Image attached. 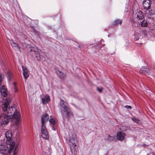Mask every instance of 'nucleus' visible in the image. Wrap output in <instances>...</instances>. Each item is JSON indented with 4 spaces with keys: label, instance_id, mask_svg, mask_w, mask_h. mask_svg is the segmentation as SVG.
<instances>
[{
    "label": "nucleus",
    "instance_id": "obj_1",
    "mask_svg": "<svg viewBox=\"0 0 155 155\" xmlns=\"http://www.w3.org/2000/svg\"><path fill=\"white\" fill-rule=\"evenodd\" d=\"M10 101V98L7 97L6 98L5 101L2 105V111L5 112L4 114H7V115H8L10 118H11L12 116V113L13 112H14L12 118L15 124L17 126L19 124V122L20 120V116L19 114V112L16 110L14 109V107L12 106L11 107H9L8 108V106L9 104Z\"/></svg>",
    "mask_w": 155,
    "mask_h": 155
},
{
    "label": "nucleus",
    "instance_id": "obj_2",
    "mask_svg": "<svg viewBox=\"0 0 155 155\" xmlns=\"http://www.w3.org/2000/svg\"><path fill=\"white\" fill-rule=\"evenodd\" d=\"M15 145V142H12V145H9V149L8 150V147L1 144L0 146V153L3 155H7L10 154L13 150V155H15L18 152L17 147L14 148Z\"/></svg>",
    "mask_w": 155,
    "mask_h": 155
},
{
    "label": "nucleus",
    "instance_id": "obj_3",
    "mask_svg": "<svg viewBox=\"0 0 155 155\" xmlns=\"http://www.w3.org/2000/svg\"><path fill=\"white\" fill-rule=\"evenodd\" d=\"M61 106V113L63 118H69L73 116V114L70 109L65 104L64 101L61 100L60 102Z\"/></svg>",
    "mask_w": 155,
    "mask_h": 155
},
{
    "label": "nucleus",
    "instance_id": "obj_4",
    "mask_svg": "<svg viewBox=\"0 0 155 155\" xmlns=\"http://www.w3.org/2000/svg\"><path fill=\"white\" fill-rule=\"evenodd\" d=\"M10 118L3 113L0 116V126H3L7 124L9 121Z\"/></svg>",
    "mask_w": 155,
    "mask_h": 155
},
{
    "label": "nucleus",
    "instance_id": "obj_5",
    "mask_svg": "<svg viewBox=\"0 0 155 155\" xmlns=\"http://www.w3.org/2000/svg\"><path fill=\"white\" fill-rule=\"evenodd\" d=\"M41 131L42 138L46 140L48 139L49 138V135L45 126H41Z\"/></svg>",
    "mask_w": 155,
    "mask_h": 155
},
{
    "label": "nucleus",
    "instance_id": "obj_6",
    "mask_svg": "<svg viewBox=\"0 0 155 155\" xmlns=\"http://www.w3.org/2000/svg\"><path fill=\"white\" fill-rule=\"evenodd\" d=\"M133 13L135 18L137 20H141L144 18L142 12L140 11L137 10L135 12V14L134 12Z\"/></svg>",
    "mask_w": 155,
    "mask_h": 155
},
{
    "label": "nucleus",
    "instance_id": "obj_7",
    "mask_svg": "<svg viewBox=\"0 0 155 155\" xmlns=\"http://www.w3.org/2000/svg\"><path fill=\"white\" fill-rule=\"evenodd\" d=\"M12 134L10 131H8L5 133V136L6 137V143L8 145H12V142H14V141H12L11 140V137Z\"/></svg>",
    "mask_w": 155,
    "mask_h": 155
},
{
    "label": "nucleus",
    "instance_id": "obj_8",
    "mask_svg": "<svg viewBox=\"0 0 155 155\" xmlns=\"http://www.w3.org/2000/svg\"><path fill=\"white\" fill-rule=\"evenodd\" d=\"M69 141L70 146L71 145L77 146L76 143L77 142V135L75 134H73L72 137L70 138Z\"/></svg>",
    "mask_w": 155,
    "mask_h": 155
},
{
    "label": "nucleus",
    "instance_id": "obj_9",
    "mask_svg": "<svg viewBox=\"0 0 155 155\" xmlns=\"http://www.w3.org/2000/svg\"><path fill=\"white\" fill-rule=\"evenodd\" d=\"M49 119V117L48 114H43L41 118V126H45L46 122L48 121Z\"/></svg>",
    "mask_w": 155,
    "mask_h": 155
},
{
    "label": "nucleus",
    "instance_id": "obj_10",
    "mask_svg": "<svg viewBox=\"0 0 155 155\" xmlns=\"http://www.w3.org/2000/svg\"><path fill=\"white\" fill-rule=\"evenodd\" d=\"M150 0H145L143 3V6L145 11H147L150 8Z\"/></svg>",
    "mask_w": 155,
    "mask_h": 155
},
{
    "label": "nucleus",
    "instance_id": "obj_11",
    "mask_svg": "<svg viewBox=\"0 0 155 155\" xmlns=\"http://www.w3.org/2000/svg\"><path fill=\"white\" fill-rule=\"evenodd\" d=\"M126 134L123 132H120L117 133V137L119 140H123Z\"/></svg>",
    "mask_w": 155,
    "mask_h": 155
},
{
    "label": "nucleus",
    "instance_id": "obj_12",
    "mask_svg": "<svg viewBox=\"0 0 155 155\" xmlns=\"http://www.w3.org/2000/svg\"><path fill=\"white\" fill-rule=\"evenodd\" d=\"M1 95L4 97H6L8 95L7 91L4 85H2L0 89Z\"/></svg>",
    "mask_w": 155,
    "mask_h": 155
},
{
    "label": "nucleus",
    "instance_id": "obj_13",
    "mask_svg": "<svg viewBox=\"0 0 155 155\" xmlns=\"http://www.w3.org/2000/svg\"><path fill=\"white\" fill-rule=\"evenodd\" d=\"M22 68L23 71V74L25 79H26L29 76L28 69L25 67L22 66Z\"/></svg>",
    "mask_w": 155,
    "mask_h": 155
},
{
    "label": "nucleus",
    "instance_id": "obj_14",
    "mask_svg": "<svg viewBox=\"0 0 155 155\" xmlns=\"http://www.w3.org/2000/svg\"><path fill=\"white\" fill-rule=\"evenodd\" d=\"M140 73L143 74H149V69L146 67H143L140 70Z\"/></svg>",
    "mask_w": 155,
    "mask_h": 155
},
{
    "label": "nucleus",
    "instance_id": "obj_15",
    "mask_svg": "<svg viewBox=\"0 0 155 155\" xmlns=\"http://www.w3.org/2000/svg\"><path fill=\"white\" fill-rule=\"evenodd\" d=\"M70 147L72 153L74 155L76 154L78 150L77 146L71 145Z\"/></svg>",
    "mask_w": 155,
    "mask_h": 155
},
{
    "label": "nucleus",
    "instance_id": "obj_16",
    "mask_svg": "<svg viewBox=\"0 0 155 155\" xmlns=\"http://www.w3.org/2000/svg\"><path fill=\"white\" fill-rule=\"evenodd\" d=\"M10 43L11 45L12 46V47L14 49L16 50L19 49L20 50V48L18 45L15 42L12 41H10Z\"/></svg>",
    "mask_w": 155,
    "mask_h": 155
},
{
    "label": "nucleus",
    "instance_id": "obj_17",
    "mask_svg": "<svg viewBox=\"0 0 155 155\" xmlns=\"http://www.w3.org/2000/svg\"><path fill=\"white\" fill-rule=\"evenodd\" d=\"M42 101L44 104H46L50 101V98L49 96H46L43 97L42 98Z\"/></svg>",
    "mask_w": 155,
    "mask_h": 155
},
{
    "label": "nucleus",
    "instance_id": "obj_18",
    "mask_svg": "<svg viewBox=\"0 0 155 155\" xmlns=\"http://www.w3.org/2000/svg\"><path fill=\"white\" fill-rule=\"evenodd\" d=\"M147 11L148 12H147V13L150 15H155V9L154 8H150Z\"/></svg>",
    "mask_w": 155,
    "mask_h": 155
},
{
    "label": "nucleus",
    "instance_id": "obj_19",
    "mask_svg": "<svg viewBox=\"0 0 155 155\" xmlns=\"http://www.w3.org/2000/svg\"><path fill=\"white\" fill-rule=\"evenodd\" d=\"M105 139L109 141H112L114 139V137L107 134L105 136Z\"/></svg>",
    "mask_w": 155,
    "mask_h": 155
},
{
    "label": "nucleus",
    "instance_id": "obj_20",
    "mask_svg": "<svg viewBox=\"0 0 155 155\" xmlns=\"http://www.w3.org/2000/svg\"><path fill=\"white\" fill-rule=\"evenodd\" d=\"M58 75L61 79H64L66 77L65 74L60 71H59V73L58 74Z\"/></svg>",
    "mask_w": 155,
    "mask_h": 155
},
{
    "label": "nucleus",
    "instance_id": "obj_21",
    "mask_svg": "<svg viewBox=\"0 0 155 155\" xmlns=\"http://www.w3.org/2000/svg\"><path fill=\"white\" fill-rule=\"evenodd\" d=\"M122 22V21L121 20L117 19L114 21V25H118V24L121 25Z\"/></svg>",
    "mask_w": 155,
    "mask_h": 155
},
{
    "label": "nucleus",
    "instance_id": "obj_22",
    "mask_svg": "<svg viewBox=\"0 0 155 155\" xmlns=\"http://www.w3.org/2000/svg\"><path fill=\"white\" fill-rule=\"evenodd\" d=\"M141 25L142 26L146 27L147 26V22L146 21L143 20L141 22Z\"/></svg>",
    "mask_w": 155,
    "mask_h": 155
},
{
    "label": "nucleus",
    "instance_id": "obj_23",
    "mask_svg": "<svg viewBox=\"0 0 155 155\" xmlns=\"http://www.w3.org/2000/svg\"><path fill=\"white\" fill-rule=\"evenodd\" d=\"M12 76V73L11 72L9 71H8L7 72V77L8 79H10V78Z\"/></svg>",
    "mask_w": 155,
    "mask_h": 155
},
{
    "label": "nucleus",
    "instance_id": "obj_24",
    "mask_svg": "<svg viewBox=\"0 0 155 155\" xmlns=\"http://www.w3.org/2000/svg\"><path fill=\"white\" fill-rule=\"evenodd\" d=\"M49 121L51 124L52 125H54L55 124V122L54 119H50L49 120Z\"/></svg>",
    "mask_w": 155,
    "mask_h": 155
},
{
    "label": "nucleus",
    "instance_id": "obj_25",
    "mask_svg": "<svg viewBox=\"0 0 155 155\" xmlns=\"http://www.w3.org/2000/svg\"><path fill=\"white\" fill-rule=\"evenodd\" d=\"M38 49L37 48H35L34 47H32L30 50V51L35 53Z\"/></svg>",
    "mask_w": 155,
    "mask_h": 155
},
{
    "label": "nucleus",
    "instance_id": "obj_26",
    "mask_svg": "<svg viewBox=\"0 0 155 155\" xmlns=\"http://www.w3.org/2000/svg\"><path fill=\"white\" fill-rule=\"evenodd\" d=\"M35 57L38 61H39L41 59L40 53L38 54L37 55H36Z\"/></svg>",
    "mask_w": 155,
    "mask_h": 155
},
{
    "label": "nucleus",
    "instance_id": "obj_27",
    "mask_svg": "<svg viewBox=\"0 0 155 155\" xmlns=\"http://www.w3.org/2000/svg\"><path fill=\"white\" fill-rule=\"evenodd\" d=\"M132 120L134 122L138 123L139 122V120L137 119L135 117H133L132 118Z\"/></svg>",
    "mask_w": 155,
    "mask_h": 155
},
{
    "label": "nucleus",
    "instance_id": "obj_28",
    "mask_svg": "<svg viewBox=\"0 0 155 155\" xmlns=\"http://www.w3.org/2000/svg\"><path fill=\"white\" fill-rule=\"evenodd\" d=\"M134 25L136 27L140 26V24L139 22L137 23V22H134Z\"/></svg>",
    "mask_w": 155,
    "mask_h": 155
},
{
    "label": "nucleus",
    "instance_id": "obj_29",
    "mask_svg": "<svg viewBox=\"0 0 155 155\" xmlns=\"http://www.w3.org/2000/svg\"><path fill=\"white\" fill-rule=\"evenodd\" d=\"M97 90L100 93L102 92L103 90L102 88H99L98 87H97Z\"/></svg>",
    "mask_w": 155,
    "mask_h": 155
},
{
    "label": "nucleus",
    "instance_id": "obj_30",
    "mask_svg": "<svg viewBox=\"0 0 155 155\" xmlns=\"http://www.w3.org/2000/svg\"><path fill=\"white\" fill-rule=\"evenodd\" d=\"M125 107L126 108H129L130 109H131V108H132L130 106H129V105H126L125 106Z\"/></svg>",
    "mask_w": 155,
    "mask_h": 155
},
{
    "label": "nucleus",
    "instance_id": "obj_31",
    "mask_svg": "<svg viewBox=\"0 0 155 155\" xmlns=\"http://www.w3.org/2000/svg\"><path fill=\"white\" fill-rule=\"evenodd\" d=\"M38 53H39L38 51V50L36 52H35L34 54H35V55H37L38 54Z\"/></svg>",
    "mask_w": 155,
    "mask_h": 155
},
{
    "label": "nucleus",
    "instance_id": "obj_32",
    "mask_svg": "<svg viewBox=\"0 0 155 155\" xmlns=\"http://www.w3.org/2000/svg\"><path fill=\"white\" fill-rule=\"evenodd\" d=\"M43 155H50L49 154H48L46 153V152H45L44 153Z\"/></svg>",
    "mask_w": 155,
    "mask_h": 155
},
{
    "label": "nucleus",
    "instance_id": "obj_33",
    "mask_svg": "<svg viewBox=\"0 0 155 155\" xmlns=\"http://www.w3.org/2000/svg\"><path fill=\"white\" fill-rule=\"evenodd\" d=\"M154 155H155V154Z\"/></svg>",
    "mask_w": 155,
    "mask_h": 155
}]
</instances>
